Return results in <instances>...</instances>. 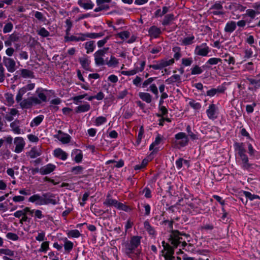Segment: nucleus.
Listing matches in <instances>:
<instances>
[{
	"instance_id": "obj_1",
	"label": "nucleus",
	"mask_w": 260,
	"mask_h": 260,
	"mask_svg": "<svg viewBox=\"0 0 260 260\" xmlns=\"http://www.w3.org/2000/svg\"><path fill=\"white\" fill-rule=\"evenodd\" d=\"M190 238L189 234L175 230L171 231L169 240L174 248H176L180 244L184 248L187 245L186 241L188 242L190 241Z\"/></svg>"
},
{
	"instance_id": "obj_2",
	"label": "nucleus",
	"mask_w": 260,
	"mask_h": 260,
	"mask_svg": "<svg viewBox=\"0 0 260 260\" xmlns=\"http://www.w3.org/2000/svg\"><path fill=\"white\" fill-rule=\"evenodd\" d=\"M234 147L237 154L241 160L243 167L244 169L249 168L250 165L248 163V158L246 154V150L244 147L243 143H235Z\"/></svg>"
},
{
	"instance_id": "obj_3",
	"label": "nucleus",
	"mask_w": 260,
	"mask_h": 260,
	"mask_svg": "<svg viewBox=\"0 0 260 260\" xmlns=\"http://www.w3.org/2000/svg\"><path fill=\"white\" fill-rule=\"evenodd\" d=\"M188 141L189 139L186 134L180 132L175 135V140L173 143L175 147L180 149L186 146Z\"/></svg>"
},
{
	"instance_id": "obj_4",
	"label": "nucleus",
	"mask_w": 260,
	"mask_h": 260,
	"mask_svg": "<svg viewBox=\"0 0 260 260\" xmlns=\"http://www.w3.org/2000/svg\"><path fill=\"white\" fill-rule=\"evenodd\" d=\"M155 64L148 66L149 68H152L154 70H161L163 68L173 64L174 63V59L171 58L169 60L161 59L158 61H155Z\"/></svg>"
},
{
	"instance_id": "obj_5",
	"label": "nucleus",
	"mask_w": 260,
	"mask_h": 260,
	"mask_svg": "<svg viewBox=\"0 0 260 260\" xmlns=\"http://www.w3.org/2000/svg\"><path fill=\"white\" fill-rule=\"evenodd\" d=\"M40 105V101L37 97L30 96L25 99L20 103V106L22 109H29L34 105Z\"/></svg>"
},
{
	"instance_id": "obj_6",
	"label": "nucleus",
	"mask_w": 260,
	"mask_h": 260,
	"mask_svg": "<svg viewBox=\"0 0 260 260\" xmlns=\"http://www.w3.org/2000/svg\"><path fill=\"white\" fill-rule=\"evenodd\" d=\"M108 48H104L96 51L94 54V60L96 64L98 66H102L105 64V61L103 58V56L108 50Z\"/></svg>"
},
{
	"instance_id": "obj_7",
	"label": "nucleus",
	"mask_w": 260,
	"mask_h": 260,
	"mask_svg": "<svg viewBox=\"0 0 260 260\" xmlns=\"http://www.w3.org/2000/svg\"><path fill=\"white\" fill-rule=\"evenodd\" d=\"M14 145L15 146L14 151L16 153H20L24 149L25 142L22 137H17L14 139Z\"/></svg>"
},
{
	"instance_id": "obj_8",
	"label": "nucleus",
	"mask_w": 260,
	"mask_h": 260,
	"mask_svg": "<svg viewBox=\"0 0 260 260\" xmlns=\"http://www.w3.org/2000/svg\"><path fill=\"white\" fill-rule=\"evenodd\" d=\"M210 51L209 46L206 43H202L200 45H197L194 50V54L202 56H206Z\"/></svg>"
},
{
	"instance_id": "obj_9",
	"label": "nucleus",
	"mask_w": 260,
	"mask_h": 260,
	"mask_svg": "<svg viewBox=\"0 0 260 260\" xmlns=\"http://www.w3.org/2000/svg\"><path fill=\"white\" fill-rule=\"evenodd\" d=\"M206 113L210 119L214 120L218 116V108L215 104H211L206 110Z\"/></svg>"
},
{
	"instance_id": "obj_10",
	"label": "nucleus",
	"mask_w": 260,
	"mask_h": 260,
	"mask_svg": "<svg viewBox=\"0 0 260 260\" xmlns=\"http://www.w3.org/2000/svg\"><path fill=\"white\" fill-rule=\"evenodd\" d=\"M3 62L9 72L13 73L15 71L16 62L13 58L4 57Z\"/></svg>"
},
{
	"instance_id": "obj_11",
	"label": "nucleus",
	"mask_w": 260,
	"mask_h": 260,
	"mask_svg": "<svg viewBox=\"0 0 260 260\" xmlns=\"http://www.w3.org/2000/svg\"><path fill=\"white\" fill-rule=\"evenodd\" d=\"M43 196L45 197L43 199V202L40 203V204H43V205H47V204H52L56 205L58 203L59 199L58 197H55V196L51 194L49 196L47 194H44Z\"/></svg>"
},
{
	"instance_id": "obj_12",
	"label": "nucleus",
	"mask_w": 260,
	"mask_h": 260,
	"mask_svg": "<svg viewBox=\"0 0 260 260\" xmlns=\"http://www.w3.org/2000/svg\"><path fill=\"white\" fill-rule=\"evenodd\" d=\"M162 244L164 250L167 251L164 255L165 260H167L169 258L174 257L173 255L174 252V248L171 246L168 243H166L165 241H162Z\"/></svg>"
},
{
	"instance_id": "obj_13",
	"label": "nucleus",
	"mask_w": 260,
	"mask_h": 260,
	"mask_svg": "<svg viewBox=\"0 0 260 260\" xmlns=\"http://www.w3.org/2000/svg\"><path fill=\"white\" fill-rule=\"evenodd\" d=\"M65 41H85V34L83 33L78 34L76 35H72L71 36H66L64 37Z\"/></svg>"
},
{
	"instance_id": "obj_14",
	"label": "nucleus",
	"mask_w": 260,
	"mask_h": 260,
	"mask_svg": "<svg viewBox=\"0 0 260 260\" xmlns=\"http://www.w3.org/2000/svg\"><path fill=\"white\" fill-rule=\"evenodd\" d=\"M55 137L63 144L69 143L71 140V137L67 134L63 133L61 131H58V134Z\"/></svg>"
},
{
	"instance_id": "obj_15",
	"label": "nucleus",
	"mask_w": 260,
	"mask_h": 260,
	"mask_svg": "<svg viewBox=\"0 0 260 260\" xmlns=\"http://www.w3.org/2000/svg\"><path fill=\"white\" fill-rule=\"evenodd\" d=\"M78 5L85 10L92 9L94 7L91 0H78Z\"/></svg>"
},
{
	"instance_id": "obj_16",
	"label": "nucleus",
	"mask_w": 260,
	"mask_h": 260,
	"mask_svg": "<svg viewBox=\"0 0 260 260\" xmlns=\"http://www.w3.org/2000/svg\"><path fill=\"white\" fill-rule=\"evenodd\" d=\"M55 165L49 164L41 168L40 174L43 175L50 174L55 170Z\"/></svg>"
},
{
	"instance_id": "obj_17",
	"label": "nucleus",
	"mask_w": 260,
	"mask_h": 260,
	"mask_svg": "<svg viewBox=\"0 0 260 260\" xmlns=\"http://www.w3.org/2000/svg\"><path fill=\"white\" fill-rule=\"evenodd\" d=\"M46 89L43 88H38L36 92L38 95V100L40 101V104L42 102H46L47 101V96L44 93V91H46Z\"/></svg>"
},
{
	"instance_id": "obj_18",
	"label": "nucleus",
	"mask_w": 260,
	"mask_h": 260,
	"mask_svg": "<svg viewBox=\"0 0 260 260\" xmlns=\"http://www.w3.org/2000/svg\"><path fill=\"white\" fill-rule=\"evenodd\" d=\"M54 156L62 160H66L68 157V154L60 148H57L54 150Z\"/></svg>"
},
{
	"instance_id": "obj_19",
	"label": "nucleus",
	"mask_w": 260,
	"mask_h": 260,
	"mask_svg": "<svg viewBox=\"0 0 260 260\" xmlns=\"http://www.w3.org/2000/svg\"><path fill=\"white\" fill-rule=\"evenodd\" d=\"M148 32L151 37L156 38L159 36L161 31L159 28L156 26H152L149 29Z\"/></svg>"
},
{
	"instance_id": "obj_20",
	"label": "nucleus",
	"mask_w": 260,
	"mask_h": 260,
	"mask_svg": "<svg viewBox=\"0 0 260 260\" xmlns=\"http://www.w3.org/2000/svg\"><path fill=\"white\" fill-rule=\"evenodd\" d=\"M43 199L38 194H34L28 199V201L31 203H36V205H43V204L40 203L43 202Z\"/></svg>"
},
{
	"instance_id": "obj_21",
	"label": "nucleus",
	"mask_w": 260,
	"mask_h": 260,
	"mask_svg": "<svg viewBox=\"0 0 260 260\" xmlns=\"http://www.w3.org/2000/svg\"><path fill=\"white\" fill-rule=\"evenodd\" d=\"M10 127L12 129L13 132L16 134H20L22 131L19 127V121L15 120L10 124Z\"/></svg>"
},
{
	"instance_id": "obj_22",
	"label": "nucleus",
	"mask_w": 260,
	"mask_h": 260,
	"mask_svg": "<svg viewBox=\"0 0 260 260\" xmlns=\"http://www.w3.org/2000/svg\"><path fill=\"white\" fill-rule=\"evenodd\" d=\"M84 47L86 50L87 53L92 52L95 48V42L93 41H89L86 42L84 44Z\"/></svg>"
},
{
	"instance_id": "obj_23",
	"label": "nucleus",
	"mask_w": 260,
	"mask_h": 260,
	"mask_svg": "<svg viewBox=\"0 0 260 260\" xmlns=\"http://www.w3.org/2000/svg\"><path fill=\"white\" fill-rule=\"evenodd\" d=\"M117 201L114 199H112L111 198L110 194H108L107 196V198L104 202V204L107 206H114L116 207Z\"/></svg>"
},
{
	"instance_id": "obj_24",
	"label": "nucleus",
	"mask_w": 260,
	"mask_h": 260,
	"mask_svg": "<svg viewBox=\"0 0 260 260\" xmlns=\"http://www.w3.org/2000/svg\"><path fill=\"white\" fill-rule=\"evenodd\" d=\"M236 28V24L234 21H230L228 22L225 26L224 31L226 32H232Z\"/></svg>"
},
{
	"instance_id": "obj_25",
	"label": "nucleus",
	"mask_w": 260,
	"mask_h": 260,
	"mask_svg": "<svg viewBox=\"0 0 260 260\" xmlns=\"http://www.w3.org/2000/svg\"><path fill=\"white\" fill-rule=\"evenodd\" d=\"M139 96L141 100L147 103L151 102L152 96L148 92H139Z\"/></svg>"
},
{
	"instance_id": "obj_26",
	"label": "nucleus",
	"mask_w": 260,
	"mask_h": 260,
	"mask_svg": "<svg viewBox=\"0 0 260 260\" xmlns=\"http://www.w3.org/2000/svg\"><path fill=\"white\" fill-rule=\"evenodd\" d=\"M41 154V151L36 147L32 148L28 152V155L31 158H35Z\"/></svg>"
},
{
	"instance_id": "obj_27",
	"label": "nucleus",
	"mask_w": 260,
	"mask_h": 260,
	"mask_svg": "<svg viewBox=\"0 0 260 260\" xmlns=\"http://www.w3.org/2000/svg\"><path fill=\"white\" fill-rule=\"evenodd\" d=\"M79 61L82 67L86 70H89V64L90 61L87 57H81L79 58Z\"/></svg>"
},
{
	"instance_id": "obj_28",
	"label": "nucleus",
	"mask_w": 260,
	"mask_h": 260,
	"mask_svg": "<svg viewBox=\"0 0 260 260\" xmlns=\"http://www.w3.org/2000/svg\"><path fill=\"white\" fill-rule=\"evenodd\" d=\"M20 75L24 78H34V73L27 69H22L20 71Z\"/></svg>"
},
{
	"instance_id": "obj_29",
	"label": "nucleus",
	"mask_w": 260,
	"mask_h": 260,
	"mask_svg": "<svg viewBox=\"0 0 260 260\" xmlns=\"http://www.w3.org/2000/svg\"><path fill=\"white\" fill-rule=\"evenodd\" d=\"M174 19V15L173 14H167L165 16L162 24L164 26L168 25L170 22Z\"/></svg>"
},
{
	"instance_id": "obj_30",
	"label": "nucleus",
	"mask_w": 260,
	"mask_h": 260,
	"mask_svg": "<svg viewBox=\"0 0 260 260\" xmlns=\"http://www.w3.org/2000/svg\"><path fill=\"white\" fill-rule=\"evenodd\" d=\"M90 108V106L89 104H85L78 106L76 109L77 113L84 112L88 111Z\"/></svg>"
},
{
	"instance_id": "obj_31",
	"label": "nucleus",
	"mask_w": 260,
	"mask_h": 260,
	"mask_svg": "<svg viewBox=\"0 0 260 260\" xmlns=\"http://www.w3.org/2000/svg\"><path fill=\"white\" fill-rule=\"evenodd\" d=\"M141 239V237L140 236H133L132 237L129 243L137 248L140 244Z\"/></svg>"
},
{
	"instance_id": "obj_32",
	"label": "nucleus",
	"mask_w": 260,
	"mask_h": 260,
	"mask_svg": "<svg viewBox=\"0 0 260 260\" xmlns=\"http://www.w3.org/2000/svg\"><path fill=\"white\" fill-rule=\"evenodd\" d=\"M44 118L43 115H39L35 117L30 123V126H37L41 123Z\"/></svg>"
},
{
	"instance_id": "obj_33",
	"label": "nucleus",
	"mask_w": 260,
	"mask_h": 260,
	"mask_svg": "<svg viewBox=\"0 0 260 260\" xmlns=\"http://www.w3.org/2000/svg\"><path fill=\"white\" fill-rule=\"evenodd\" d=\"M144 226L150 235H153L155 234V232L154 228L150 225L148 221H145L144 222Z\"/></svg>"
},
{
	"instance_id": "obj_34",
	"label": "nucleus",
	"mask_w": 260,
	"mask_h": 260,
	"mask_svg": "<svg viewBox=\"0 0 260 260\" xmlns=\"http://www.w3.org/2000/svg\"><path fill=\"white\" fill-rule=\"evenodd\" d=\"M85 40L87 39V38H89L90 39H95L98 38L102 37L104 36V33L103 32H99V33H85Z\"/></svg>"
},
{
	"instance_id": "obj_35",
	"label": "nucleus",
	"mask_w": 260,
	"mask_h": 260,
	"mask_svg": "<svg viewBox=\"0 0 260 260\" xmlns=\"http://www.w3.org/2000/svg\"><path fill=\"white\" fill-rule=\"evenodd\" d=\"M136 249L133 245L130 243H127L125 245V252L126 254L130 256V255L134 253V250Z\"/></svg>"
},
{
	"instance_id": "obj_36",
	"label": "nucleus",
	"mask_w": 260,
	"mask_h": 260,
	"mask_svg": "<svg viewBox=\"0 0 260 260\" xmlns=\"http://www.w3.org/2000/svg\"><path fill=\"white\" fill-rule=\"evenodd\" d=\"M247 80L249 82L251 85H254L255 89L260 87V79L256 80L253 78H247Z\"/></svg>"
},
{
	"instance_id": "obj_37",
	"label": "nucleus",
	"mask_w": 260,
	"mask_h": 260,
	"mask_svg": "<svg viewBox=\"0 0 260 260\" xmlns=\"http://www.w3.org/2000/svg\"><path fill=\"white\" fill-rule=\"evenodd\" d=\"M109 67H115L118 63V59L113 56H111L110 59L105 62Z\"/></svg>"
},
{
	"instance_id": "obj_38",
	"label": "nucleus",
	"mask_w": 260,
	"mask_h": 260,
	"mask_svg": "<svg viewBox=\"0 0 260 260\" xmlns=\"http://www.w3.org/2000/svg\"><path fill=\"white\" fill-rule=\"evenodd\" d=\"M180 77L178 75H173L170 78L166 80L168 84H171L175 82H180Z\"/></svg>"
},
{
	"instance_id": "obj_39",
	"label": "nucleus",
	"mask_w": 260,
	"mask_h": 260,
	"mask_svg": "<svg viewBox=\"0 0 260 260\" xmlns=\"http://www.w3.org/2000/svg\"><path fill=\"white\" fill-rule=\"evenodd\" d=\"M37 32L42 37H47L50 35V32L44 27H41L40 29L37 30Z\"/></svg>"
},
{
	"instance_id": "obj_40",
	"label": "nucleus",
	"mask_w": 260,
	"mask_h": 260,
	"mask_svg": "<svg viewBox=\"0 0 260 260\" xmlns=\"http://www.w3.org/2000/svg\"><path fill=\"white\" fill-rule=\"evenodd\" d=\"M64 247L66 250L70 251L73 247V243L71 241H68L67 238L64 239Z\"/></svg>"
},
{
	"instance_id": "obj_41",
	"label": "nucleus",
	"mask_w": 260,
	"mask_h": 260,
	"mask_svg": "<svg viewBox=\"0 0 260 260\" xmlns=\"http://www.w3.org/2000/svg\"><path fill=\"white\" fill-rule=\"evenodd\" d=\"M189 105L195 110H199L201 108V105L200 103L196 102L193 100H191L189 103Z\"/></svg>"
},
{
	"instance_id": "obj_42",
	"label": "nucleus",
	"mask_w": 260,
	"mask_h": 260,
	"mask_svg": "<svg viewBox=\"0 0 260 260\" xmlns=\"http://www.w3.org/2000/svg\"><path fill=\"white\" fill-rule=\"evenodd\" d=\"M139 71L138 70V68L136 67L133 70H132L131 71H123L121 72V74L124 75L126 76H132L136 74L137 73H138Z\"/></svg>"
},
{
	"instance_id": "obj_43",
	"label": "nucleus",
	"mask_w": 260,
	"mask_h": 260,
	"mask_svg": "<svg viewBox=\"0 0 260 260\" xmlns=\"http://www.w3.org/2000/svg\"><path fill=\"white\" fill-rule=\"evenodd\" d=\"M116 36L123 40H124L130 37V32L128 31H123L118 33Z\"/></svg>"
},
{
	"instance_id": "obj_44",
	"label": "nucleus",
	"mask_w": 260,
	"mask_h": 260,
	"mask_svg": "<svg viewBox=\"0 0 260 260\" xmlns=\"http://www.w3.org/2000/svg\"><path fill=\"white\" fill-rule=\"evenodd\" d=\"M223 90L221 89H219V88L215 89L212 88L210 90H209L207 91V95L209 96H213L216 94L217 92H223Z\"/></svg>"
},
{
	"instance_id": "obj_45",
	"label": "nucleus",
	"mask_w": 260,
	"mask_h": 260,
	"mask_svg": "<svg viewBox=\"0 0 260 260\" xmlns=\"http://www.w3.org/2000/svg\"><path fill=\"white\" fill-rule=\"evenodd\" d=\"M68 235L73 238H78L80 236L81 234L77 230H71L68 232Z\"/></svg>"
},
{
	"instance_id": "obj_46",
	"label": "nucleus",
	"mask_w": 260,
	"mask_h": 260,
	"mask_svg": "<svg viewBox=\"0 0 260 260\" xmlns=\"http://www.w3.org/2000/svg\"><path fill=\"white\" fill-rule=\"evenodd\" d=\"M49 244L48 241L43 242L41 245V247L39 250V252H46L49 249Z\"/></svg>"
},
{
	"instance_id": "obj_47",
	"label": "nucleus",
	"mask_w": 260,
	"mask_h": 260,
	"mask_svg": "<svg viewBox=\"0 0 260 260\" xmlns=\"http://www.w3.org/2000/svg\"><path fill=\"white\" fill-rule=\"evenodd\" d=\"M173 51L175 53L174 57L176 60L179 59L181 56V54L180 53V48L179 47H175L173 48Z\"/></svg>"
},
{
	"instance_id": "obj_48",
	"label": "nucleus",
	"mask_w": 260,
	"mask_h": 260,
	"mask_svg": "<svg viewBox=\"0 0 260 260\" xmlns=\"http://www.w3.org/2000/svg\"><path fill=\"white\" fill-rule=\"evenodd\" d=\"M194 39V37L193 36L185 38L182 40V44L184 45H190L192 43Z\"/></svg>"
},
{
	"instance_id": "obj_49",
	"label": "nucleus",
	"mask_w": 260,
	"mask_h": 260,
	"mask_svg": "<svg viewBox=\"0 0 260 260\" xmlns=\"http://www.w3.org/2000/svg\"><path fill=\"white\" fill-rule=\"evenodd\" d=\"M220 62H221V59L220 58L213 57L209 59L207 62V63H208L210 65H214L217 64Z\"/></svg>"
},
{
	"instance_id": "obj_50",
	"label": "nucleus",
	"mask_w": 260,
	"mask_h": 260,
	"mask_svg": "<svg viewBox=\"0 0 260 260\" xmlns=\"http://www.w3.org/2000/svg\"><path fill=\"white\" fill-rule=\"evenodd\" d=\"M106 120H107V119L105 117H103V116L98 117L95 119V125H98V126L100 125L103 124L104 123H105L106 121Z\"/></svg>"
},
{
	"instance_id": "obj_51",
	"label": "nucleus",
	"mask_w": 260,
	"mask_h": 260,
	"mask_svg": "<svg viewBox=\"0 0 260 260\" xmlns=\"http://www.w3.org/2000/svg\"><path fill=\"white\" fill-rule=\"evenodd\" d=\"M115 208H116L119 210H123L125 211H127L129 209V207L128 206H127L126 205H125L121 203H119L118 202L117 203Z\"/></svg>"
},
{
	"instance_id": "obj_52",
	"label": "nucleus",
	"mask_w": 260,
	"mask_h": 260,
	"mask_svg": "<svg viewBox=\"0 0 260 260\" xmlns=\"http://www.w3.org/2000/svg\"><path fill=\"white\" fill-rule=\"evenodd\" d=\"M13 26L11 22L7 23L3 29V32L4 33H8L10 32L13 29Z\"/></svg>"
},
{
	"instance_id": "obj_53",
	"label": "nucleus",
	"mask_w": 260,
	"mask_h": 260,
	"mask_svg": "<svg viewBox=\"0 0 260 260\" xmlns=\"http://www.w3.org/2000/svg\"><path fill=\"white\" fill-rule=\"evenodd\" d=\"M202 72H203V70L198 66H196L195 67H194L193 68H192L191 69V74L192 75L200 74Z\"/></svg>"
},
{
	"instance_id": "obj_54",
	"label": "nucleus",
	"mask_w": 260,
	"mask_h": 260,
	"mask_svg": "<svg viewBox=\"0 0 260 260\" xmlns=\"http://www.w3.org/2000/svg\"><path fill=\"white\" fill-rule=\"evenodd\" d=\"M144 134V128L143 126H141L140 128L139 132L137 137V143L139 144L141 142L143 135Z\"/></svg>"
},
{
	"instance_id": "obj_55",
	"label": "nucleus",
	"mask_w": 260,
	"mask_h": 260,
	"mask_svg": "<svg viewBox=\"0 0 260 260\" xmlns=\"http://www.w3.org/2000/svg\"><path fill=\"white\" fill-rule=\"evenodd\" d=\"M6 98L8 105L11 106L14 103L13 94L7 93L6 94Z\"/></svg>"
},
{
	"instance_id": "obj_56",
	"label": "nucleus",
	"mask_w": 260,
	"mask_h": 260,
	"mask_svg": "<svg viewBox=\"0 0 260 260\" xmlns=\"http://www.w3.org/2000/svg\"><path fill=\"white\" fill-rule=\"evenodd\" d=\"M71 171L74 174H80L82 172L83 168L81 166H76L72 168Z\"/></svg>"
},
{
	"instance_id": "obj_57",
	"label": "nucleus",
	"mask_w": 260,
	"mask_h": 260,
	"mask_svg": "<svg viewBox=\"0 0 260 260\" xmlns=\"http://www.w3.org/2000/svg\"><path fill=\"white\" fill-rule=\"evenodd\" d=\"M35 17L42 22H44L46 20L45 17L44 16L43 14L39 11L36 12L35 14Z\"/></svg>"
},
{
	"instance_id": "obj_58",
	"label": "nucleus",
	"mask_w": 260,
	"mask_h": 260,
	"mask_svg": "<svg viewBox=\"0 0 260 260\" xmlns=\"http://www.w3.org/2000/svg\"><path fill=\"white\" fill-rule=\"evenodd\" d=\"M109 38V36H107L104 39L99 41L97 43L98 46L100 48L102 47L107 42Z\"/></svg>"
},
{
	"instance_id": "obj_59",
	"label": "nucleus",
	"mask_w": 260,
	"mask_h": 260,
	"mask_svg": "<svg viewBox=\"0 0 260 260\" xmlns=\"http://www.w3.org/2000/svg\"><path fill=\"white\" fill-rule=\"evenodd\" d=\"M244 194L245 195L246 197L249 199L250 200H253L255 199L259 198V196L255 194H252L250 192L248 191H245Z\"/></svg>"
},
{
	"instance_id": "obj_60",
	"label": "nucleus",
	"mask_w": 260,
	"mask_h": 260,
	"mask_svg": "<svg viewBox=\"0 0 260 260\" xmlns=\"http://www.w3.org/2000/svg\"><path fill=\"white\" fill-rule=\"evenodd\" d=\"M192 62V59L190 58H182V63L185 66H189Z\"/></svg>"
},
{
	"instance_id": "obj_61",
	"label": "nucleus",
	"mask_w": 260,
	"mask_h": 260,
	"mask_svg": "<svg viewBox=\"0 0 260 260\" xmlns=\"http://www.w3.org/2000/svg\"><path fill=\"white\" fill-rule=\"evenodd\" d=\"M159 111L161 112L160 114H157L158 117H162L163 115H165L168 113V110L165 106H161L159 107Z\"/></svg>"
},
{
	"instance_id": "obj_62",
	"label": "nucleus",
	"mask_w": 260,
	"mask_h": 260,
	"mask_svg": "<svg viewBox=\"0 0 260 260\" xmlns=\"http://www.w3.org/2000/svg\"><path fill=\"white\" fill-rule=\"evenodd\" d=\"M0 253L4 254L9 256H13L14 252L7 249H0Z\"/></svg>"
},
{
	"instance_id": "obj_63",
	"label": "nucleus",
	"mask_w": 260,
	"mask_h": 260,
	"mask_svg": "<svg viewBox=\"0 0 260 260\" xmlns=\"http://www.w3.org/2000/svg\"><path fill=\"white\" fill-rule=\"evenodd\" d=\"M6 236L8 239L14 241L17 240L19 238L18 236L16 234L13 233H8L7 234Z\"/></svg>"
},
{
	"instance_id": "obj_64",
	"label": "nucleus",
	"mask_w": 260,
	"mask_h": 260,
	"mask_svg": "<svg viewBox=\"0 0 260 260\" xmlns=\"http://www.w3.org/2000/svg\"><path fill=\"white\" fill-rule=\"evenodd\" d=\"M45 233L44 232H42L38 234V236L36 237V239L38 241H43L45 240Z\"/></svg>"
}]
</instances>
